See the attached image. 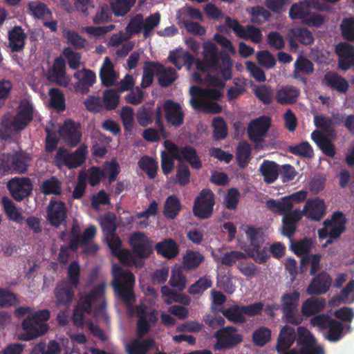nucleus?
I'll return each mask as SVG.
<instances>
[{"instance_id":"nucleus-46","label":"nucleus","mask_w":354,"mask_h":354,"mask_svg":"<svg viewBox=\"0 0 354 354\" xmlns=\"http://www.w3.org/2000/svg\"><path fill=\"white\" fill-rule=\"evenodd\" d=\"M63 37L68 44L76 48H83L88 46V41L74 30L65 29Z\"/></svg>"},{"instance_id":"nucleus-33","label":"nucleus","mask_w":354,"mask_h":354,"mask_svg":"<svg viewBox=\"0 0 354 354\" xmlns=\"http://www.w3.org/2000/svg\"><path fill=\"white\" fill-rule=\"evenodd\" d=\"M74 77L78 80L74 88L81 93L87 91L86 87L91 86L95 81V74L91 71L82 69L74 73Z\"/></svg>"},{"instance_id":"nucleus-34","label":"nucleus","mask_w":354,"mask_h":354,"mask_svg":"<svg viewBox=\"0 0 354 354\" xmlns=\"http://www.w3.org/2000/svg\"><path fill=\"white\" fill-rule=\"evenodd\" d=\"M295 329L289 326H283L279 333L277 349L278 352L288 350L296 339Z\"/></svg>"},{"instance_id":"nucleus-45","label":"nucleus","mask_w":354,"mask_h":354,"mask_svg":"<svg viewBox=\"0 0 354 354\" xmlns=\"http://www.w3.org/2000/svg\"><path fill=\"white\" fill-rule=\"evenodd\" d=\"M324 79L329 86L339 92L345 93L348 88V82L334 73H326Z\"/></svg>"},{"instance_id":"nucleus-60","label":"nucleus","mask_w":354,"mask_h":354,"mask_svg":"<svg viewBox=\"0 0 354 354\" xmlns=\"http://www.w3.org/2000/svg\"><path fill=\"white\" fill-rule=\"evenodd\" d=\"M291 33L302 44L309 45L313 41V37L310 31L306 28L292 29Z\"/></svg>"},{"instance_id":"nucleus-52","label":"nucleus","mask_w":354,"mask_h":354,"mask_svg":"<svg viewBox=\"0 0 354 354\" xmlns=\"http://www.w3.org/2000/svg\"><path fill=\"white\" fill-rule=\"evenodd\" d=\"M181 205L178 198L174 196H169L165 202L164 214L169 218H174L180 210Z\"/></svg>"},{"instance_id":"nucleus-40","label":"nucleus","mask_w":354,"mask_h":354,"mask_svg":"<svg viewBox=\"0 0 354 354\" xmlns=\"http://www.w3.org/2000/svg\"><path fill=\"white\" fill-rule=\"evenodd\" d=\"M1 203L3 210L8 218L16 223H21L24 217L16 205L7 196H3L1 199Z\"/></svg>"},{"instance_id":"nucleus-23","label":"nucleus","mask_w":354,"mask_h":354,"mask_svg":"<svg viewBox=\"0 0 354 354\" xmlns=\"http://www.w3.org/2000/svg\"><path fill=\"white\" fill-rule=\"evenodd\" d=\"M157 312L148 310L144 306H140L138 308V333L139 336L142 337L147 333L151 325L157 322Z\"/></svg>"},{"instance_id":"nucleus-14","label":"nucleus","mask_w":354,"mask_h":354,"mask_svg":"<svg viewBox=\"0 0 354 354\" xmlns=\"http://www.w3.org/2000/svg\"><path fill=\"white\" fill-rule=\"evenodd\" d=\"M88 153L86 145H81L74 153H69L64 149H59L56 155V160L59 164H65L69 168L80 166L86 160Z\"/></svg>"},{"instance_id":"nucleus-5","label":"nucleus","mask_w":354,"mask_h":354,"mask_svg":"<svg viewBox=\"0 0 354 354\" xmlns=\"http://www.w3.org/2000/svg\"><path fill=\"white\" fill-rule=\"evenodd\" d=\"M104 284L100 283L91 292L80 299L73 315L74 324L83 326V311L88 312L94 308V314L98 318H105Z\"/></svg>"},{"instance_id":"nucleus-51","label":"nucleus","mask_w":354,"mask_h":354,"mask_svg":"<svg viewBox=\"0 0 354 354\" xmlns=\"http://www.w3.org/2000/svg\"><path fill=\"white\" fill-rule=\"evenodd\" d=\"M242 229L250 242V248H257L263 243L264 234L261 230L248 226L243 227Z\"/></svg>"},{"instance_id":"nucleus-21","label":"nucleus","mask_w":354,"mask_h":354,"mask_svg":"<svg viewBox=\"0 0 354 354\" xmlns=\"http://www.w3.org/2000/svg\"><path fill=\"white\" fill-rule=\"evenodd\" d=\"M326 205L324 201L319 198L309 199L306 201L301 212V216H304L313 221H319L325 214Z\"/></svg>"},{"instance_id":"nucleus-17","label":"nucleus","mask_w":354,"mask_h":354,"mask_svg":"<svg viewBox=\"0 0 354 354\" xmlns=\"http://www.w3.org/2000/svg\"><path fill=\"white\" fill-rule=\"evenodd\" d=\"M129 243L139 258H147L152 253L153 243L142 232H134L129 238Z\"/></svg>"},{"instance_id":"nucleus-41","label":"nucleus","mask_w":354,"mask_h":354,"mask_svg":"<svg viewBox=\"0 0 354 354\" xmlns=\"http://www.w3.org/2000/svg\"><path fill=\"white\" fill-rule=\"evenodd\" d=\"M299 91L293 86H283L276 93L277 101L282 104L295 102L299 95Z\"/></svg>"},{"instance_id":"nucleus-10","label":"nucleus","mask_w":354,"mask_h":354,"mask_svg":"<svg viewBox=\"0 0 354 354\" xmlns=\"http://www.w3.org/2000/svg\"><path fill=\"white\" fill-rule=\"evenodd\" d=\"M300 299L298 291H290L281 296V310L286 322L299 325L303 322L301 315L298 313L297 307Z\"/></svg>"},{"instance_id":"nucleus-32","label":"nucleus","mask_w":354,"mask_h":354,"mask_svg":"<svg viewBox=\"0 0 354 354\" xmlns=\"http://www.w3.org/2000/svg\"><path fill=\"white\" fill-rule=\"evenodd\" d=\"M301 218V212L299 209H295L290 212L289 214H286L282 218V233L290 237L295 232L297 227V223Z\"/></svg>"},{"instance_id":"nucleus-24","label":"nucleus","mask_w":354,"mask_h":354,"mask_svg":"<svg viewBox=\"0 0 354 354\" xmlns=\"http://www.w3.org/2000/svg\"><path fill=\"white\" fill-rule=\"evenodd\" d=\"M336 53L339 56V68L346 71L354 65V47L347 43H341L336 46Z\"/></svg>"},{"instance_id":"nucleus-63","label":"nucleus","mask_w":354,"mask_h":354,"mask_svg":"<svg viewBox=\"0 0 354 354\" xmlns=\"http://www.w3.org/2000/svg\"><path fill=\"white\" fill-rule=\"evenodd\" d=\"M41 192L45 195L59 194L61 192L60 183L55 177L47 179L42 183Z\"/></svg>"},{"instance_id":"nucleus-58","label":"nucleus","mask_w":354,"mask_h":354,"mask_svg":"<svg viewBox=\"0 0 354 354\" xmlns=\"http://www.w3.org/2000/svg\"><path fill=\"white\" fill-rule=\"evenodd\" d=\"M160 84L163 86H167L174 82L177 78L176 73L171 68L161 67L158 73Z\"/></svg>"},{"instance_id":"nucleus-8","label":"nucleus","mask_w":354,"mask_h":354,"mask_svg":"<svg viewBox=\"0 0 354 354\" xmlns=\"http://www.w3.org/2000/svg\"><path fill=\"white\" fill-rule=\"evenodd\" d=\"M314 122L318 129L326 133L327 135L321 133L319 131H315L311 134L312 139L326 155L333 156L335 149L330 138L333 132V120L325 116L316 115L314 118Z\"/></svg>"},{"instance_id":"nucleus-56","label":"nucleus","mask_w":354,"mask_h":354,"mask_svg":"<svg viewBox=\"0 0 354 354\" xmlns=\"http://www.w3.org/2000/svg\"><path fill=\"white\" fill-rule=\"evenodd\" d=\"M140 167L144 170L149 178H153L156 176L158 165L153 158L145 156L139 161Z\"/></svg>"},{"instance_id":"nucleus-44","label":"nucleus","mask_w":354,"mask_h":354,"mask_svg":"<svg viewBox=\"0 0 354 354\" xmlns=\"http://www.w3.org/2000/svg\"><path fill=\"white\" fill-rule=\"evenodd\" d=\"M246 252L247 257L252 258L256 263H263L269 259V253L266 248L260 249V245L257 248L241 246Z\"/></svg>"},{"instance_id":"nucleus-43","label":"nucleus","mask_w":354,"mask_h":354,"mask_svg":"<svg viewBox=\"0 0 354 354\" xmlns=\"http://www.w3.org/2000/svg\"><path fill=\"white\" fill-rule=\"evenodd\" d=\"M161 293L165 301L168 304H170L174 301H178L184 304H189L190 301L188 296L178 294L167 286L162 287Z\"/></svg>"},{"instance_id":"nucleus-7","label":"nucleus","mask_w":354,"mask_h":354,"mask_svg":"<svg viewBox=\"0 0 354 354\" xmlns=\"http://www.w3.org/2000/svg\"><path fill=\"white\" fill-rule=\"evenodd\" d=\"M113 275V286L122 298L127 304L129 310L131 311V306L134 301L133 287L135 283V278L130 272L123 270L120 266L113 265L112 268Z\"/></svg>"},{"instance_id":"nucleus-36","label":"nucleus","mask_w":354,"mask_h":354,"mask_svg":"<svg viewBox=\"0 0 354 354\" xmlns=\"http://www.w3.org/2000/svg\"><path fill=\"white\" fill-rule=\"evenodd\" d=\"M26 35L19 26L14 27L8 33L9 46L12 51H20L25 44Z\"/></svg>"},{"instance_id":"nucleus-6","label":"nucleus","mask_w":354,"mask_h":354,"mask_svg":"<svg viewBox=\"0 0 354 354\" xmlns=\"http://www.w3.org/2000/svg\"><path fill=\"white\" fill-rule=\"evenodd\" d=\"M33 108L28 100H23L15 117L5 115L2 120L0 136L7 139L14 131L23 129L32 118Z\"/></svg>"},{"instance_id":"nucleus-31","label":"nucleus","mask_w":354,"mask_h":354,"mask_svg":"<svg viewBox=\"0 0 354 354\" xmlns=\"http://www.w3.org/2000/svg\"><path fill=\"white\" fill-rule=\"evenodd\" d=\"M326 306V300L322 298L310 297L301 304V317H310L321 312Z\"/></svg>"},{"instance_id":"nucleus-39","label":"nucleus","mask_w":354,"mask_h":354,"mask_svg":"<svg viewBox=\"0 0 354 354\" xmlns=\"http://www.w3.org/2000/svg\"><path fill=\"white\" fill-rule=\"evenodd\" d=\"M266 207L272 213L281 215L289 214L292 209L290 203L286 196L280 200L270 199L266 202Z\"/></svg>"},{"instance_id":"nucleus-37","label":"nucleus","mask_w":354,"mask_h":354,"mask_svg":"<svg viewBox=\"0 0 354 354\" xmlns=\"http://www.w3.org/2000/svg\"><path fill=\"white\" fill-rule=\"evenodd\" d=\"M259 170L263 180L267 183H274L279 176V165L273 161L264 160Z\"/></svg>"},{"instance_id":"nucleus-50","label":"nucleus","mask_w":354,"mask_h":354,"mask_svg":"<svg viewBox=\"0 0 354 354\" xmlns=\"http://www.w3.org/2000/svg\"><path fill=\"white\" fill-rule=\"evenodd\" d=\"M169 283L171 286L179 290H183L185 288L187 280L183 274L181 268L179 266H175L173 267Z\"/></svg>"},{"instance_id":"nucleus-4","label":"nucleus","mask_w":354,"mask_h":354,"mask_svg":"<svg viewBox=\"0 0 354 354\" xmlns=\"http://www.w3.org/2000/svg\"><path fill=\"white\" fill-rule=\"evenodd\" d=\"M164 145L167 152L162 151L161 153V167L165 174H169L174 167L176 158L180 161L186 160L193 169H199L202 163L196 155V151L191 147L178 148L175 144L169 140H165Z\"/></svg>"},{"instance_id":"nucleus-18","label":"nucleus","mask_w":354,"mask_h":354,"mask_svg":"<svg viewBox=\"0 0 354 354\" xmlns=\"http://www.w3.org/2000/svg\"><path fill=\"white\" fill-rule=\"evenodd\" d=\"M67 209L65 204L55 199H52L47 207V220L50 225L59 227L66 222Z\"/></svg>"},{"instance_id":"nucleus-3","label":"nucleus","mask_w":354,"mask_h":354,"mask_svg":"<svg viewBox=\"0 0 354 354\" xmlns=\"http://www.w3.org/2000/svg\"><path fill=\"white\" fill-rule=\"evenodd\" d=\"M100 223L108 246L113 254L124 265H134L136 267L142 266V262L141 261H137L129 250L121 248V241L114 234L116 229L115 216L112 213H107L100 218Z\"/></svg>"},{"instance_id":"nucleus-38","label":"nucleus","mask_w":354,"mask_h":354,"mask_svg":"<svg viewBox=\"0 0 354 354\" xmlns=\"http://www.w3.org/2000/svg\"><path fill=\"white\" fill-rule=\"evenodd\" d=\"M156 250L158 254L167 259L174 258L178 253L177 244L171 239L156 243Z\"/></svg>"},{"instance_id":"nucleus-28","label":"nucleus","mask_w":354,"mask_h":354,"mask_svg":"<svg viewBox=\"0 0 354 354\" xmlns=\"http://www.w3.org/2000/svg\"><path fill=\"white\" fill-rule=\"evenodd\" d=\"M100 77L102 83L106 86H112L115 84L118 74L114 69V66L109 57L104 59L100 68Z\"/></svg>"},{"instance_id":"nucleus-53","label":"nucleus","mask_w":354,"mask_h":354,"mask_svg":"<svg viewBox=\"0 0 354 354\" xmlns=\"http://www.w3.org/2000/svg\"><path fill=\"white\" fill-rule=\"evenodd\" d=\"M251 153L250 145L245 141L240 142L237 147L236 156L239 165L241 167L247 165Z\"/></svg>"},{"instance_id":"nucleus-19","label":"nucleus","mask_w":354,"mask_h":354,"mask_svg":"<svg viewBox=\"0 0 354 354\" xmlns=\"http://www.w3.org/2000/svg\"><path fill=\"white\" fill-rule=\"evenodd\" d=\"M58 132L59 137L69 146L74 147L80 142L82 138L80 126L71 120H66Z\"/></svg>"},{"instance_id":"nucleus-48","label":"nucleus","mask_w":354,"mask_h":354,"mask_svg":"<svg viewBox=\"0 0 354 354\" xmlns=\"http://www.w3.org/2000/svg\"><path fill=\"white\" fill-rule=\"evenodd\" d=\"M28 8L30 14L38 19H47L51 15V12L46 6L37 1L30 2Z\"/></svg>"},{"instance_id":"nucleus-35","label":"nucleus","mask_w":354,"mask_h":354,"mask_svg":"<svg viewBox=\"0 0 354 354\" xmlns=\"http://www.w3.org/2000/svg\"><path fill=\"white\" fill-rule=\"evenodd\" d=\"M156 348V344L152 339H138L132 341L126 346L128 354H147L149 350Z\"/></svg>"},{"instance_id":"nucleus-30","label":"nucleus","mask_w":354,"mask_h":354,"mask_svg":"<svg viewBox=\"0 0 354 354\" xmlns=\"http://www.w3.org/2000/svg\"><path fill=\"white\" fill-rule=\"evenodd\" d=\"M80 230L78 225H74L73 227L71 233V240L70 243V247L72 249H75L80 245L84 244L85 242L88 241L93 239L96 234V228L93 225L89 226L86 228L82 237L80 236Z\"/></svg>"},{"instance_id":"nucleus-1","label":"nucleus","mask_w":354,"mask_h":354,"mask_svg":"<svg viewBox=\"0 0 354 354\" xmlns=\"http://www.w3.org/2000/svg\"><path fill=\"white\" fill-rule=\"evenodd\" d=\"M203 55L204 60H196L197 71L192 75L195 82H207L215 88L202 90L197 86H192L189 93L192 96L190 104L196 109H201L206 112L218 113L221 111V107L214 101L221 97L220 89L225 86V80L232 77V62L230 56L221 53L218 58V48L210 40L203 44Z\"/></svg>"},{"instance_id":"nucleus-15","label":"nucleus","mask_w":354,"mask_h":354,"mask_svg":"<svg viewBox=\"0 0 354 354\" xmlns=\"http://www.w3.org/2000/svg\"><path fill=\"white\" fill-rule=\"evenodd\" d=\"M7 188L15 201H21L31 193L32 186L29 178L15 177L8 182Z\"/></svg>"},{"instance_id":"nucleus-12","label":"nucleus","mask_w":354,"mask_h":354,"mask_svg":"<svg viewBox=\"0 0 354 354\" xmlns=\"http://www.w3.org/2000/svg\"><path fill=\"white\" fill-rule=\"evenodd\" d=\"M297 344L300 348V354H323V348L316 344L311 333L304 326L297 329Z\"/></svg>"},{"instance_id":"nucleus-2","label":"nucleus","mask_w":354,"mask_h":354,"mask_svg":"<svg viewBox=\"0 0 354 354\" xmlns=\"http://www.w3.org/2000/svg\"><path fill=\"white\" fill-rule=\"evenodd\" d=\"M15 314L18 318L24 317L21 323L23 333L19 339L30 341L44 335L48 330L46 321L50 313L46 310L34 311L28 307H21L15 310Z\"/></svg>"},{"instance_id":"nucleus-61","label":"nucleus","mask_w":354,"mask_h":354,"mask_svg":"<svg viewBox=\"0 0 354 354\" xmlns=\"http://www.w3.org/2000/svg\"><path fill=\"white\" fill-rule=\"evenodd\" d=\"M247 258V254L240 251H231L225 253L222 257L221 262L223 264L232 266L236 263H240L242 260Z\"/></svg>"},{"instance_id":"nucleus-54","label":"nucleus","mask_w":354,"mask_h":354,"mask_svg":"<svg viewBox=\"0 0 354 354\" xmlns=\"http://www.w3.org/2000/svg\"><path fill=\"white\" fill-rule=\"evenodd\" d=\"M136 0H115L111 5L116 16H124L134 6Z\"/></svg>"},{"instance_id":"nucleus-62","label":"nucleus","mask_w":354,"mask_h":354,"mask_svg":"<svg viewBox=\"0 0 354 354\" xmlns=\"http://www.w3.org/2000/svg\"><path fill=\"white\" fill-rule=\"evenodd\" d=\"M251 15L252 22L261 24L266 21L270 17V13L263 7L256 6L247 10Z\"/></svg>"},{"instance_id":"nucleus-64","label":"nucleus","mask_w":354,"mask_h":354,"mask_svg":"<svg viewBox=\"0 0 354 354\" xmlns=\"http://www.w3.org/2000/svg\"><path fill=\"white\" fill-rule=\"evenodd\" d=\"M340 28L342 36L347 40L354 41V18L344 19L341 23Z\"/></svg>"},{"instance_id":"nucleus-55","label":"nucleus","mask_w":354,"mask_h":354,"mask_svg":"<svg viewBox=\"0 0 354 354\" xmlns=\"http://www.w3.org/2000/svg\"><path fill=\"white\" fill-rule=\"evenodd\" d=\"M223 315L230 321L233 322H243L245 321L243 306L237 305L232 306L222 311Z\"/></svg>"},{"instance_id":"nucleus-9","label":"nucleus","mask_w":354,"mask_h":354,"mask_svg":"<svg viewBox=\"0 0 354 354\" xmlns=\"http://www.w3.org/2000/svg\"><path fill=\"white\" fill-rule=\"evenodd\" d=\"M80 266L73 262L68 270L69 283L61 281L55 288V296L58 305H68L74 297V288L79 282Z\"/></svg>"},{"instance_id":"nucleus-11","label":"nucleus","mask_w":354,"mask_h":354,"mask_svg":"<svg viewBox=\"0 0 354 354\" xmlns=\"http://www.w3.org/2000/svg\"><path fill=\"white\" fill-rule=\"evenodd\" d=\"M346 218L341 212L333 214L330 220H326L324 222V227L318 231L319 239L328 238L324 247L333 242V239L338 238L345 230Z\"/></svg>"},{"instance_id":"nucleus-13","label":"nucleus","mask_w":354,"mask_h":354,"mask_svg":"<svg viewBox=\"0 0 354 354\" xmlns=\"http://www.w3.org/2000/svg\"><path fill=\"white\" fill-rule=\"evenodd\" d=\"M213 193L209 189H203L196 198L193 208L194 214L201 218H205L212 214L214 205Z\"/></svg>"},{"instance_id":"nucleus-47","label":"nucleus","mask_w":354,"mask_h":354,"mask_svg":"<svg viewBox=\"0 0 354 354\" xmlns=\"http://www.w3.org/2000/svg\"><path fill=\"white\" fill-rule=\"evenodd\" d=\"M160 22V14L155 12L145 19L143 18V37H149L153 34L154 28L158 26Z\"/></svg>"},{"instance_id":"nucleus-42","label":"nucleus","mask_w":354,"mask_h":354,"mask_svg":"<svg viewBox=\"0 0 354 354\" xmlns=\"http://www.w3.org/2000/svg\"><path fill=\"white\" fill-rule=\"evenodd\" d=\"M30 160L29 155L25 152L17 153L11 156V166L18 174L24 173Z\"/></svg>"},{"instance_id":"nucleus-49","label":"nucleus","mask_w":354,"mask_h":354,"mask_svg":"<svg viewBox=\"0 0 354 354\" xmlns=\"http://www.w3.org/2000/svg\"><path fill=\"white\" fill-rule=\"evenodd\" d=\"M354 290V280L351 281L342 290V295L333 297L329 302L331 306H337L341 303L351 304L354 301V297H350V294Z\"/></svg>"},{"instance_id":"nucleus-57","label":"nucleus","mask_w":354,"mask_h":354,"mask_svg":"<svg viewBox=\"0 0 354 354\" xmlns=\"http://www.w3.org/2000/svg\"><path fill=\"white\" fill-rule=\"evenodd\" d=\"M114 26L109 25L103 27L86 26L81 28V31L87 34L90 37L98 39L106 33L113 30Z\"/></svg>"},{"instance_id":"nucleus-25","label":"nucleus","mask_w":354,"mask_h":354,"mask_svg":"<svg viewBox=\"0 0 354 354\" xmlns=\"http://www.w3.org/2000/svg\"><path fill=\"white\" fill-rule=\"evenodd\" d=\"M48 80L55 82L60 86H66L70 83L69 78L65 73V62L62 58H57L55 60L52 69L47 75Z\"/></svg>"},{"instance_id":"nucleus-16","label":"nucleus","mask_w":354,"mask_h":354,"mask_svg":"<svg viewBox=\"0 0 354 354\" xmlns=\"http://www.w3.org/2000/svg\"><path fill=\"white\" fill-rule=\"evenodd\" d=\"M215 337L217 339L214 346L216 350L231 348L242 341L241 336L233 327H225L217 331Z\"/></svg>"},{"instance_id":"nucleus-27","label":"nucleus","mask_w":354,"mask_h":354,"mask_svg":"<svg viewBox=\"0 0 354 354\" xmlns=\"http://www.w3.org/2000/svg\"><path fill=\"white\" fill-rule=\"evenodd\" d=\"M331 284V279L327 273H322L313 279L306 292L310 295H318L326 292Z\"/></svg>"},{"instance_id":"nucleus-22","label":"nucleus","mask_w":354,"mask_h":354,"mask_svg":"<svg viewBox=\"0 0 354 354\" xmlns=\"http://www.w3.org/2000/svg\"><path fill=\"white\" fill-rule=\"evenodd\" d=\"M270 127V120L267 117H260L252 120L248 125V131L250 139L258 144L261 142Z\"/></svg>"},{"instance_id":"nucleus-59","label":"nucleus","mask_w":354,"mask_h":354,"mask_svg":"<svg viewBox=\"0 0 354 354\" xmlns=\"http://www.w3.org/2000/svg\"><path fill=\"white\" fill-rule=\"evenodd\" d=\"M203 261V257L198 252H187L183 258L184 267L187 270L194 269Z\"/></svg>"},{"instance_id":"nucleus-29","label":"nucleus","mask_w":354,"mask_h":354,"mask_svg":"<svg viewBox=\"0 0 354 354\" xmlns=\"http://www.w3.org/2000/svg\"><path fill=\"white\" fill-rule=\"evenodd\" d=\"M168 59L178 69H180L183 66H187L189 69L193 62L191 54L182 48L171 51Z\"/></svg>"},{"instance_id":"nucleus-26","label":"nucleus","mask_w":354,"mask_h":354,"mask_svg":"<svg viewBox=\"0 0 354 354\" xmlns=\"http://www.w3.org/2000/svg\"><path fill=\"white\" fill-rule=\"evenodd\" d=\"M163 109L165 112V118L169 124L176 127L183 124L184 113L179 104L167 100L163 105Z\"/></svg>"},{"instance_id":"nucleus-20","label":"nucleus","mask_w":354,"mask_h":354,"mask_svg":"<svg viewBox=\"0 0 354 354\" xmlns=\"http://www.w3.org/2000/svg\"><path fill=\"white\" fill-rule=\"evenodd\" d=\"M319 8L320 3L318 0H304L292 5L289 10V17L292 19H300L303 23L310 11Z\"/></svg>"}]
</instances>
